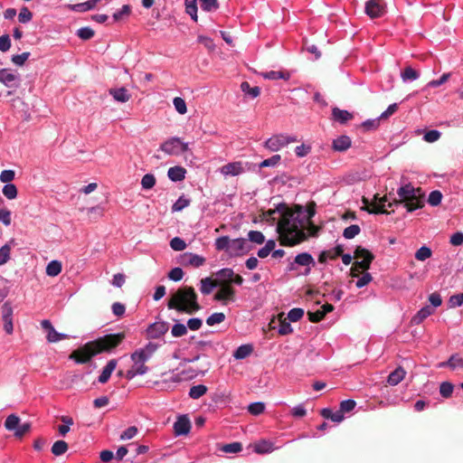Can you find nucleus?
Instances as JSON below:
<instances>
[{
    "mask_svg": "<svg viewBox=\"0 0 463 463\" xmlns=\"http://www.w3.org/2000/svg\"><path fill=\"white\" fill-rule=\"evenodd\" d=\"M317 204L314 201L307 204L305 214L304 207L295 204L292 208L286 203H279L278 210L281 212L276 231L279 234V241L281 246L293 247L307 240L305 232V222H311L316 215Z\"/></svg>",
    "mask_w": 463,
    "mask_h": 463,
    "instance_id": "1",
    "label": "nucleus"
},
{
    "mask_svg": "<svg viewBox=\"0 0 463 463\" xmlns=\"http://www.w3.org/2000/svg\"><path fill=\"white\" fill-rule=\"evenodd\" d=\"M125 339L124 333L109 334L90 341L72 351L69 355L77 364H87L92 357L101 353H109Z\"/></svg>",
    "mask_w": 463,
    "mask_h": 463,
    "instance_id": "2",
    "label": "nucleus"
},
{
    "mask_svg": "<svg viewBox=\"0 0 463 463\" xmlns=\"http://www.w3.org/2000/svg\"><path fill=\"white\" fill-rule=\"evenodd\" d=\"M197 298V294L193 287H182L168 299L167 307L180 313L192 315L202 308Z\"/></svg>",
    "mask_w": 463,
    "mask_h": 463,
    "instance_id": "3",
    "label": "nucleus"
},
{
    "mask_svg": "<svg viewBox=\"0 0 463 463\" xmlns=\"http://www.w3.org/2000/svg\"><path fill=\"white\" fill-rule=\"evenodd\" d=\"M399 198H392L389 202L388 207L402 204L408 212H413L421 209L424 206L425 194L420 187L415 188L411 184H406L397 190Z\"/></svg>",
    "mask_w": 463,
    "mask_h": 463,
    "instance_id": "4",
    "label": "nucleus"
},
{
    "mask_svg": "<svg viewBox=\"0 0 463 463\" xmlns=\"http://www.w3.org/2000/svg\"><path fill=\"white\" fill-rule=\"evenodd\" d=\"M157 349V344L149 342L144 347L138 348L132 353L130 358L133 364L125 373V377L128 380H131L137 375L146 374L149 371V368L146 364L153 357Z\"/></svg>",
    "mask_w": 463,
    "mask_h": 463,
    "instance_id": "5",
    "label": "nucleus"
},
{
    "mask_svg": "<svg viewBox=\"0 0 463 463\" xmlns=\"http://www.w3.org/2000/svg\"><path fill=\"white\" fill-rule=\"evenodd\" d=\"M215 249L224 250L231 256H241L250 250L246 239L238 238L231 240L228 236H222L215 240Z\"/></svg>",
    "mask_w": 463,
    "mask_h": 463,
    "instance_id": "6",
    "label": "nucleus"
},
{
    "mask_svg": "<svg viewBox=\"0 0 463 463\" xmlns=\"http://www.w3.org/2000/svg\"><path fill=\"white\" fill-rule=\"evenodd\" d=\"M5 428L7 430H14V437L21 439L31 430L32 424L30 422L20 424V418L15 414H10L5 421Z\"/></svg>",
    "mask_w": 463,
    "mask_h": 463,
    "instance_id": "7",
    "label": "nucleus"
},
{
    "mask_svg": "<svg viewBox=\"0 0 463 463\" xmlns=\"http://www.w3.org/2000/svg\"><path fill=\"white\" fill-rule=\"evenodd\" d=\"M354 258L356 259L355 267H360L362 271H367L374 260V255L369 250L357 246L354 252Z\"/></svg>",
    "mask_w": 463,
    "mask_h": 463,
    "instance_id": "8",
    "label": "nucleus"
},
{
    "mask_svg": "<svg viewBox=\"0 0 463 463\" xmlns=\"http://www.w3.org/2000/svg\"><path fill=\"white\" fill-rule=\"evenodd\" d=\"M160 149L167 155L177 156L188 150V144L179 137H171L161 145Z\"/></svg>",
    "mask_w": 463,
    "mask_h": 463,
    "instance_id": "9",
    "label": "nucleus"
},
{
    "mask_svg": "<svg viewBox=\"0 0 463 463\" xmlns=\"http://www.w3.org/2000/svg\"><path fill=\"white\" fill-rule=\"evenodd\" d=\"M297 142L296 137L286 136L283 134L274 135L265 142V146L272 151L276 152L287 146L289 143Z\"/></svg>",
    "mask_w": 463,
    "mask_h": 463,
    "instance_id": "10",
    "label": "nucleus"
},
{
    "mask_svg": "<svg viewBox=\"0 0 463 463\" xmlns=\"http://www.w3.org/2000/svg\"><path fill=\"white\" fill-rule=\"evenodd\" d=\"M365 13L372 19L382 17L386 13L383 0H369L365 4Z\"/></svg>",
    "mask_w": 463,
    "mask_h": 463,
    "instance_id": "11",
    "label": "nucleus"
},
{
    "mask_svg": "<svg viewBox=\"0 0 463 463\" xmlns=\"http://www.w3.org/2000/svg\"><path fill=\"white\" fill-rule=\"evenodd\" d=\"M218 287H220V289L215 293L214 300L221 301L223 304H226L228 301H234L235 289L231 285L222 282Z\"/></svg>",
    "mask_w": 463,
    "mask_h": 463,
    "instance_id": "12",
    "label": "nucleus"
},
{
    "mask_svg": "<svg viewBox=\"0 0 463 463\" xmlns=\"http://www.w3.org/2000/svg\"><path fill=\"white\" fill-rule=\"evenodd\" d=\"M169 329L167 322L160 321L151 324L146 329L148 338L157 339L163 336Z\"/></svg>",
    "mask_w": 463,
    "mask_h": 463,
    "instance_id": "13",
    "label": "nucleus"
},
{
    "mask_svg": "<svg viewBox=\"0 0 463 463\" xmlns=\"http://www.w3.org/2000/svg\"><path fill=\"white\" fill-rule=\"evenodd\" d=\"M179 262L183 266H193L195 268H198L204 264L205 259L202 256L191 253V252H185L180 256Z\"/></svg>",
    "mask_w": 463,
    "mask_h": 463,
    "instance_id": "14",
    "label": "nucleus"
},
{
    "mask_svg": "<svg viewBox=\"0 0 463 463\" xmlns=\"http://www.w3.org/2000/svg\"><path fill=\"white\" fill-rule=\"evenodd\" d=\"M190 429L191 422L186 415L178 417L177 420L174 424L175 435H186L189 433Z\"/></svg>",
    "mask_w": 463,
    "mask_h": 463,
    "instance_id": "15",
    "label": "nucleus"
},
{
    "mask_svg": "<svg viewBox=\"0 0 463 463\" xmlns=\"http://www.w3.org/2000/svg\"><path fill=\"white\" fill-rule=\"evenodd\" d=\"M362 202L364 203V206L361 208L363 211H366L369 213H374V214H390L391 212H389L385 205H374L372 206V201H369L366 197L363 196ZM376 204V203H374ZM393 210L392 211V213Z\"/></svg>",
    "mask_w": 463,
    "mask_h": 463,
    "instance_id": "16",
    "label": "nucleus"
},
{
    "mask_svg": "<svg viewBox=\"0 0 463 463\" xmlns=\"http://www.w3.org/2000/svg\"><path fill=\"white\" fill-rule=\"evenodd\" d=\"M220 171L225 176H227V175L236 176V175H239L240 174L243 173L244 168L241 162H232V163H229V164L222 166Z\"/></svg>",
    "mask_w": 463,
    "mask_h": 463,
    "instance_id": "17",
    "label": "nucleus"
},
{
    "mask_svg": "<svg viewBox=\"0 0 463 463\" xmlns=\"http://www.w3.org/2000/svg\"><path fill=\"white\" fill-rule=\"evenodd\" d=\"M109 93L118 102H127L131 98L128 90L124 87L109 89Z\"/></svg>",
    "mask_w": 463,
    "mask_h": 463,
    "instance_id": "18",
    "label": "nucleus"
},
{
    "mask_svg": "<svg viewBox=\"0 0 463 463\" xmlns=\"http://www.w3.org/2000/svg\"><path fill=\"white\" fill-rule=\"evenodd\" d=\"M351 138L347 136H341L333 141L332 147L335 151L345 152L351 146Z\"/></svg>",
    "mask_w": 463,
    "mask_h": 463,
    "instance_id": "19",
    "label": "nucleus"
},
{
    "mask_svg": "<svg viewBox=\"0 0 463 463\" xmlns=\"http://www.w3.org/2000/svg\"><path fill=\"white\" fill-rule=\"evenodd\" d=\"M406 375V371L403 367L398 366L393 372H392L387 379V383L392 385L395 386L398 383H400Z\"/></svg>",
    "mask_w": 463,
    "mask_h": 463,
    "instance_id": "20",
    "label": "nucleus"
},
{
    "mask_svg": "<svg viewBox=\"0 0 463 463\" xmlns=\"http://www.w3.org/2000/svg\"><path fill=\"white\" fill-rule=\"evenodd\" d=\"M200 282V290L203 295H209L213 291V288H216L222 284V281L214 280L209 277L202 279Z\"/></svg>",
    "mask_w": 463,
    "mask_h": 463,
    "instance_id": "21",
    "label": "nucleus"
},
{
    "mask_svg": "<svg viewBox=\"0 0 463 463\" xmlns=\"http://www.w3.org/2000/svg\"><path fill=\"white\" fill-rule=\"evenodd\" d=\"M117 360L111 359L108 362L107 365L103 368L100 375L99 376V382L100 383H106L110 378L111 373L116 369Z\"/></svg>",
    "mask_w": 463,
    "mask_h": 463,
    "instance_id": "22",
    "label": "nucleus"
},
{
    "mask_svg": "<svg viewBox=\"0 0 463 463\" xmlns=\"http://www.w3.org/2000/svg\"><path fill=\"white\" fill-rule=\"evenodd\" d=\"M332 117L334 120L341 124H345L354 118L353 114H351L349 111L340 109L338 108H334L332 109Z\"/></svg>",
    "mask_w": 463,
    "mask_h": 463,
    "instance_id": "23",
    "label": "nucleus"
},
{
    "mask_svg": "<svg viewBox=\"0 0 463 463\" xmlns=\"http://www.w3.org/2000/svg\"><path fill=\"white\" fill-rule=\"evenodd\" d=\"M433 308L426 306L420 309L415 316L412 317L411 323L413 325H420L424 319L433 313Z\"/></svg>",
    "mask_w": 463,
    "mask_h": 463,
    "instance_id": "24",
    "label": "nucleus"
},
{
    "mask_svg": "<svg viewBox=\"0 0 463 463\" xmlns=\"http://www.w3.org/2000/svg\"><path fill=\"white\" fill-rule=\"evenodd\" d=\"M185 169L182 166L170 167L167 172V175L170 180L174 182L182 181L185 178Z\"/></svg>",
    "mask_w": 463,
    "mask_h": 463,
    "instance_id": "25",
    "label": "nucleus"
},
{
    "mask_svg": "<svg viewBox=\"0 0 463 463\" xmlns=\"http://www.w3.org/2000/svg\"><path fill=\"white\" fill-rule=\"evenodd\" d=\"M216 279L214 280H220L222 283L232 284V279L234 276V272L232 269L224 268L216 272Z\"/></svg>",
    "mask_w": 463,
    "mask_h": 463,
    "instance_id": "26",
    "label": "nucleus"
},
{
    "mask_svg": "<svg viewBox=\"0 0 463 463\" xmlns=\"http://www.w3.org/2000/svg\"><path fill=\"white\" fill-rule=\"evenodd\" d=\"M260 75L264 79L272 80H279V79H283L285 80H288L290 77L289 72L283 71H269L260 72Z\"/></svg>",
    "mask_w": 463,
    "mask_h": 463,
    "instance_id": "27",
    "label": "nucleus"
},
{
    "mask_svg": "<svg viewBox=\"0 0 463 463\" xmlns=\"http://www.w3.org/2000/svg\"><path fill=\"white\" fill-rule=\"evenodd\" d=\"M61 262L59 260H52L46 267V274L50 277H56L61 272Z\"/></svg>",
    "mask_w": 463,
    "mask_h": 463,
    "instance_id": "28",
    "label": "nucleus"
},
{
    "mask_svg": "<svg viewBox=\"0 0 463 463\" xmlns=\"http://www.w3.org/2000/svg\"><path fill=\"white\" fill-rule=\"evenodd\" d=\"M253 352L251 345H242L239 346L233 354L235 359H244Z\"/></svg>",
    "mask_w": 463,
    "mask_h": 463,
    "instance_id": "29",
    "label": "nucleus"
},
{
    "mask_svg": "<svg viewBox=\"0 0 463 463\" xmlns=\"http://www.w3.org/2000/svg\"><path fill=\"white\" fill-rule=\"evenodd\" d=\"M99 1L100 0H89L84 3L76 4L71 6V9L76 12H86L95 8Z\"/></svg>",
    "mask_w": 463,
    "mask_h": 463,
    "instance_id": "30",
    "label": "nucleus"
},
{
    "mask_svg": "<svg viewBox=\"0 0 463 463\" xmlns=\"http://www.w3.org/2000/svg\"><path fill=\"white\" fill-rule=\"evenodd\" d=\"M273 450V444L268 440H261L254 445V451L258 454H265Z\"/></svg>",
    "mask_w": 463,
    "mask_h": 463,
    "instance_id": "31",
    "label": "nucleus"
},
{
    "mask_svg": "<svg viewBox=\"0 0 463 463\" xmlns=\"http://www.w3.org/2000/svg\"><path fill=\"white\" fill-rule=\"evenodd\" d=\"M295 262L300 266L315 265L313 257L307 252L298 254L295 258Z\"/></svg>",
    "mask_w": 463,
    "mask_h": 463,
    "instance_id": "32",
    "label": "nucleus"
},
{
    "mask_svg": "<svg viewBox=\"0 0 463 463\" xmlns=\"http://www.w3.org/2000/svg\"><path fill=\"white\" fill-rule=\"evenodd\" d=\"M68 449L69 446L67 442L64 440H57L53 443L51 450L54 456L58 457L63 455L68 450Z\"/></svg>",
    "mask_w": 463,
    "mask_h": 463,
    "instance_id": "33",
    "label": "nucleus"
},
{
    "mask_svg": "<svg viewBox=\"0 0 463 463\" xmlns=\"http://www.w3.org/2000/svg\"><path fill=\"white\" fill-rule=\"evenodd\" d=\"M241 90L250 98H257L260 94V89L259 87H250L248 81H242L241 84Z\"/></svg>",
    "mask_w": 463,
    "mask_h": 463,
    "instance_id": "34",
    "label": "nucleus"
},
{
    "mask_svg": "<svg viewBox=\"0 0 463 463\" xmlns=\"http://www.w3.org/2000/svg\"><path fill=\"white\" fill-rule=\"evenodd\" d=\"M196 1L197 0H184L185 11L194 22H196L198 18Z\"/></svg>",
    "mask_w": 463,
    "mask_h": 463,
    "instance_id": "35",
    "label": "nucleus"
},
{
    "mask_svg": "<svg viewBox=\"0 0 463 463\" xmlns=\"http://www.w3.org/2000/svg\"><path fill=\"white\" fill-rule=\"evenodd\" d=\"M419 76V72L411 66L405 67L401 73V77L403 81L417 80Z\"/></svg>",
    "mask_w": 463,
    "mask_h": 463,
    "instance_id": "36",
    "label": "nucleus"
},
{
    "mask_svg": "<svg viewBox=\"0 0 463 463\" xmlns=\"http://www.w3.org/2000/svg\"><path fill=\"white\" fill-rule=\"evenodd\" d=\"M16 76L6 69L0 70V81L7 87H12V83L15 80Z\"/></svg>",
    "mask_w": 463,
    "mask_h": 463,
    "instance_id": "37",
    "label": "nucleus"
},
{
    "mask_svg": "<svg viewBox=\"0 0 463 463\" xmlns=\"http://www.w3.org/2000/svg\"><path fill=\"white\" fill-rule=\"evenodd\" d=\"M207 390V387L203 384L194 385L190 388L189 396L192 399H199L206 393Z\"/></svg>",
    "mask_w": 463,
    "mask_h": 463,
    "instance_id": "38",
    "label": "nucleus"
},
{
    "mask_svg": "<svg viewBox=\"0 0 463 463\" xmlns=\"http://www.w3.org/2000/svg\"><path fill=\"white\" fill-rule=\"evenodd\" d=\"M448 365L451 369L463 368V359L458 354H452L447 363L440 364V366Z\"/></svg>",
    "mask_w": 463,
    "mask_h": 463,
    "instance_id": "39",
    "label": "nucleus"
},
{
    "mask_svg": "<svg viewBox=\"0 0 463 463\" xmlns=\"http://www.w3.org/2000/svg\"><path fill=\"white\" fill-rule=\"evenodd\" d=\"M305 231H307L306 234L308 237H317L319 232L321 231V227L316 225L313 221L305 222Z\"/></svg>",
    "mask_w": 463,
    "mask_h": 463,
    "instance_id": "40",
    "label": "nucleus"
},
{
    "mask_svg": "<svg viewBox=\"0 0 463 463\" xmlns=\"http://www.w3.org/2000/svg\"><path fill=\"white\" fill-rule=\"evenodd\" d=\"M454 385L449 382H442L439 385V393L443 398H449L452 395Z\"/></svg>",
    "mask_w": 463,
    "mask_h": 463,
    "instance_id": "41",
    "label": "nucleus"
},
{
    "mask_svg": "<svg viewBox=\"0 0 463 463\" xmlns=\"http://www.w3.org/2000/svg\"><path fill=\"white\" fill-rule=\"evenodd\" d=\"M360 232L361 229L359 225L352 224L344 230L343 236L347 240H351L354 238L356 235H358Z\"/></svg>",
    "mask_w": 463,
    "mask_h": 463,
    "instance_id": "42",
    "label": "nucleus"
},
{
    "mask_svg": "<svg viewBox=\"0 0 463 463\" xmlns=\"http://www.w3.org/2000/svg\"><path fill=\"white\" fill-rule=\"evenodd\" d=\"M225 317H226L222 312L213 313L207 317L206 324L210 326H213L216 324L222 323L225 320Z\"/></svg>",
    "mask_w": 463,
    "mask_h": 463,
    "instance_id": "43",
    "label": "nucleus"
},
{
    "mask_svg": "<svg viewBox=\"0 0 463 463\" xmlns=\"http://www.w3.org/2000/svg\"><path fill=\"white\" fill-rule=\"evenodd\" d=\"M287 319L288 318L282 319V315L279 317V334L281 335H286L293 332L292 326Z\"/></svg>",
    "mask_w": 463,
    "mask_h": 463,
    "instance_id": "44",
    "label": "nucleus"
},
{
    "mask_svg": "<svg viewBox=\"0 0 463 463\" xmlns=\"http://www.w3.org/2000/svg\"><path fill=\"white\" fill-rule=\"evenodd\" d=\"M171 334L174 337H181L187 334V327L182 323H176L172 326Z\"/></svg>",
    "mask_w": 463,
    "mask_h": 463,
    "instance_id": "45",
    "label": "nucleus"
},
{
    "mask_svg": "<svg viewBox=\"0 0 463 463\" xmlns=\"http://www.w3.org/2000/svg\"><path fill=\"white\" fill-rule=\"evenodd\" d=\"M432 251L427 246L420 247L415 253V258L418 260L424 261L425 260L431 257Z\"/></svg>",
    "mask_w": 463,
    "mask_h": 463,
    "instance_id": "46",
    "label": "nucleus"
},
{
    "mask_svg": "<svg viewBox=\"0 0 463 463\" xmlns=\"http://www.w3.org/2000/svg\"><path fill=\"white\" fill-rule=\"evenodd\" d=\"M442 194L440 191L439 190H435V191H432L430 194H429V197H428V203L431 205V206H438L441 203V200H442Z\"/></svg>",
    "mask_w": 463,
    "mask_h": 463,
    "instance_id": "47",
    "label": "nucleus"
},
{
    "mask_svg": "<svg viewBox=\"0 0 463 463\" xmlns=\"http://www.w3.org/2000/svg\"><path fill=\"white\" fill-rule=\"evenodd\" d=\"M242 449V445L241 442H232L229 444H225L221 448V450L225 453H237Z\"/></svg>",
    "mask_w": 463,
    "mask_h": 463,
    "instance_id": "48",
    "label": "nucleus"
},
{
    "mask_svg": "<svg viewBox=\"0 0 463 463\" xmlns=\"http://www.w3.org/2000/svg\"><path fill=\"white\" fill-rule=\"evenodd\" d=\"M3 194L7 199H14L17 196V188L13 184H6L3 188Z\"/></svg>",
    "mask_w": 463,
    "mask_h": 463,
    "instance_id": "49",
    "label": "nucleus"
},
{
    "mask_svg": "<svg viewBox=\"0 0 463 463\" xmlns=\"http://www.w3.org/2000/svg\"><path fill=\"white\" fill-rule=\"evenodd\" d=\"M392 198H393V194L392 192H390L388 194H386L383 197H380L379 194H374L373 199L372 201V206L373 207L375 205L374 203H376V205H385L384 203L392 202Z\"/></svg>",
    "mask_w": 463,
    "mask_h": 463,
    "instance_id": "50",
    "label": "nucleus"
},
{
    "mask_svg": "<svg viewBox=\"0 0 463 463\" xmlns=\"http://www.w3.org/2000/svg\"><path fill=\"white\" fill-rule=\"evenodd\" d=\"M156 184V177L152 174H146L141 180V185L144 189H151Z\"/></svg>",
    "mask_w": 463,
    "mask_h": 463,
    "instance_id": "51",
    "label": "nucleus"
},
{
    "mask_svg": "<svg viewBox=\"0 0 463 463\" xmlns=\"http://www.w3.org/2000/svg\"><path fill=\"white\" fill-rule=\"evenodd\" d=\"M173 103H174L175 109H176V111L179 114L184 115L186 113L187 107H186V103L184 99H182L180 97H175L173 100Z\"/></svg>",
    "mask_w": 463,
    "mask_h": 463,
    "instance_id": "52",
    "label": "nucleus"
},
{
    "mask_svg": "<svg viewBox=\"0 0 463 463\" xmlns=\"http://www.w3.org/2000/svg\"><path fill=\"white\" fill-rule=\"evenodd\" d=\"M304 316V310L299 307L292 308L288 314V319L289 322H297L301 319Z\"/></svg>",
    "mask_w": 463,
    "mask_h": 463,
    "instance_id": "53",
    "label": "nucleus"
},
{
    "mask_svg": "<svg viewBox=\"0 0 463 463\" xmlns=\"http://www.w3.org/2000/svg\"><path fill=\"white\" fill-rule=\"evenodd\" d=\"M264 410L265 404L263 402H253L248 406L249 412L254 416L261 414Z\"/></svg>",
    "mask_w": 463,
    "mask_h": 463,
    "instance_id": "54",
    "label": "nucleus"
},
{
    "mask_svg": "<svg viewBox=\"0 0 463 463\" xmlns=\"http://www.w3.org/2000/svg\"><path fill=\"white\" fill-rule=\"evenodd\" d=\"M361 275L362 276L358 277V279L355 283L356 287L359 288L368 285L373 280L372 275L367 271L362 272Z\"/></svg>",
    "mask_w": 463,
    "mask_h": 463,
    "instance_id": "55",
    "label": "nucleus"
},
{
    "mask_svg": "<svg viewBox=\"0 0 463 463\" xmlns=\"http://www.w3.org/2000/svg\"><path fill=\"white\" fill-rule=\"evenodd\" d=\"M33 18L32 12L26 7L24 6L21 8L20 13L18 14V20L22 24H26L30 22Z\"/></svg>",
    "mask_w": 463,
    "mask_h": 463,
    "instance_id": "56",
    "label": "nucleus"
},
{
    "mask_svg": "<svg viewBox=\"0 0 463 463\" xmlns=\"http://www.w3.org/2000/svg\"><path fill=\"white\" fill-rule=\"evenodd\" d=\"M190 204V200L184 198V196H180L178 200L173 204L172 211L173 212H180L184 210Z\"/></svg>",
    "mask_w": 463,
    "mask_h": 463,
    "instance_id": "57",
    "label": "nucleus"
},
{
    "mask_svg": "<svg viewBox=\"0 0 463 463\" xmlns=\"http://www.w3.org/2000/svg\"><path fill=\"white\" fill-rule=\"evenodd\" d=\"M249 240L257 244H262L265 241V237L261 232L250 231L248 233Z\"/></svg>",
    "mask_w": 463,
    "mask_h": 463,
    "instance_id": "58",
    "label": "nucleus"
},
{
    "mask_svg": "<svg viewBox=\"0 0 463 463\" xmlns=\"http://www.w3.org/2000/svg\"><path fill=\"white\" fill-rule=\"evenodd\" d=\"M201 6L207 12H213L219 7L218 0H200Z\"/></svg>",
    "mask_w": 463,
    "mask_h": 463,
    "instance_id": "59",
    "label": "nucleus"
},
{
    "mask_svg": "<svg viewBox=\"0 0 463 463\" xmlns=\"http://www.w3.org/2000/svg\"><path fill=\"white\" fill-rule=\"evenodd\" d=\"M95 33L90 27H82L77 31V35L81 40H90L94 36Z\"/></svg>",
    "mask_w": 463,
    "mask_h": 463,
    "instance_id": "60",
    "label": "nucleus"
},
{
    "mask_svg": "<svg viewBox=\"0 0 463 463\" xmlns=\"http://www.w3.org/2000/svg\"><path fill=\"white\" fill-rule=\"evenodd\" d=\"M170 246L174 250L180 251L186 248V243L183 239L175 237L171 240Z\"/></svg>",
    "mask_w": 463,
    "mask_h": 463,
    "instance_id": "61",
    "label": "nucleus"
},
{
    "mask_svg": "<svg viewBox=\"0 0 463 463\" xmlns=\"http://www.w3.org/2000/svg\"><path fill=\"white\" fill-rule=\"evenodd\" d=\"M66 338H67L66 335H62V334H60V333L56 332L54 327L52 328L48 332V335H47V340L50 343H56L58 341H60V340L66 339Z\"/></svg>",
    "mask_w": 463,
    "mask_h": 463,
    "instance_id": "62",
    "label": "nucleus"
},
{
    "mask_svg": "<svg viewBox=\"0 0 463 463\" xmlns=\"http://www.w3.org/2000/svg\"><path fill=\"white\" fill-rule=\"evenodd\" d=\"M194 375H195L194 371L192 369L183 370L180 373H177L176 375H175V377L173 378V381L180 382L183 380H187V379L193 378Z\"/></svg>",
    "mask_w": 463,
    "mask_h": 463,
    "instance_id": "63",
    "label": "nucleus"
},
{
    "mask_svg": "<svg viewBox=\"0 0 463 463\" xmlns=\"http://www.w3.org/2000/svg\"><path fill=\"white\" fill-rule=\"evenodd\" d=\"M463 305V293L452 295L449 299V307H457Z\"/></svg>",
    "mask_w": 463,
    "mask_h": 463,
    "instance_id": "64",
    "label": "nucleus"
}]
</instances>
